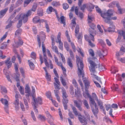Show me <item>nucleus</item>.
Here are the masks:
<instances>
[{
    "label": "nucleus",
    "instance_id": "f257e3e1",
    "mask_svg": "<svg viewBox=\"0 0 125 125\" xmlns=\"http://www.w3.org/2000/svg\"><path fill=\"white\" fill-rule=\"evenodd\" d=\"M76 62L78 67V76L81 77V75L83 78V80L84 83L85 89H87L90 86V81L85 78H83L84 76V71L83 70L84 66L83 63V61L80 60V59L77 56H76Z\"/></svg>",
    "mask_w": 125,
    "mask_h": 125
},
{
    "label": "nucleus",
    "instance_id": "f03ea898",
    "mask_svg": "<svg viewBox=\"0 0 125 125\" xmlns=\"http://www.w3.org/2000/svg\"><path fill=\"white\" fill-rule=\"evenodd\" d=\"M40 36L39 35H37V37L39 46V47H41V42L40 41L41 40L42 43V51L44 57V62L46 66L47 67L49 68V65L47 62V58L45 53L46 49L44 44L43 43L44 42V41L45 39L46 35L43 32H40Z\"/></svg>",
    "mask_w": 125,
    "mask_h": 125
},
{
    "label": "nucleus",
    "instance_id": "7ed1b4c3",
    "mask_svg": "<svg viewBox=\"0 0 125 125\" xmlns=\"http://www.w3.org/2000/svg\"><path fill=\"white\" fill-rule=\"evenodd\" d=\"M91 59L90 58L88 59V62L90 64V70L91 72V74L92 75V76L93 77L95 78L99 82L102 83L100 78L94 74L95 72V69L96 68L97 66L99 67V65H96L95 63L92 61L91 60Z\"/></svg>",
    "mask_w": 125,
    "mask_h": 125
},
{
    "label": "nucleus",
    "instance_id": "20e7f679",
    "mask_svg": "<svg viewBox=\"0 0 125 125\" xmlns=\"http://www.w3.org/2000/svg\"><path fill=\"white\" fill-rule=\"evenodd\" d=\"M25 93L26 94H25L26 97H24L23 99L24 104L26 108V110H28L29 108V106L26 99L28 101L30 102V99L29 97L32 96V95H33V94H32V93L31 92L30 87L28 84L26 85L25 88Z\"/></svg>",
    "mask_w": 125,
    "mask_h": 125
},
{
    "label": "nucleus",
    "instance_id": "39448f33",
    "mask_svg": "<svg viewBox=\"0 0 125 125\" xmlns=\"http://www.w3.org/2000/svg\"><path fill=\"white\" fill-rule=\"evenodd\" d=\"M31 10H29L26 14L21 13L17 15L15 17V19L17 20H18L19 18L22 19L23 22L24 23L27 21L28 20V17L31 15Z\"/></svg>",
    "mask_w": 125,
    "mask_h": 125
},
{
    "label": "nucleus",
    "instance_id": "423d86ee",
    "mask_svg": "<svg viewBox=\"0 0 125 125\" xmlns=\"http://www.w3.org/2000/svg\"><path fill=\"white\" fill-rule=\"evenodd\" d=\"M89 33L90 35L89 36H88L87 35H85L84 37L85 39L89 42V45L92 47H94L95 46V45L93 43H92L90 40H92L94 42V36L93 34V32L92 31L91 32L90 31V29L89 30Z\"/></svg>",
    "mask_w": 125,
    "mask_h": 125
},
{
    "label": "nucleus",
    "instance_id": "0eeeda50",
    "mask_svg": "<svg viewBox=\"0 0 125 125\" xmlns=\"http://www.w3.org/2000/svg\"><path fill=\"white\" fill-rule=\"evenodd\" d=\"M15 43L13 44V47L15 48H17L19 46L22 45L23 42L20 36H17L14 40Z\"/></svg>",
    "mask_w": 125,
    "mask_h": 125
},
{
    "label": "nucleus",
    "instance_id": "6e6552de",
    "mask_svg": "<svg viewBox=\"0 0 125 125\" xmlns=\"http://www.w3.org/2000/svg\"><path fill=\"white\" fill-rule=\"evenodd\" d=\"M18 92L16 93L15 95V99L13 104L14 105V106L16 110H18L19 109V94Z\"/></svg>",
    "mask_w": 125,
    "mask_h": 125
},
{
    "label": "nucleus",
    "instance_id": "1a4fd4ad",
    "mask_svg": "<svg viewBox=\"0 0 125 125\" xmlns=\"http://www.w3.org/2000/svg\"><path fill=\"white\" fill-rule=\"evenodd\" d=\"M62 93V97L63 98V103H68V100L67 98L68 95L66 93V90L63 87L61 88Z\"/></svg>",
    "mask_w": 125,
    "mask_h": 125
},
{
    "label": "nucleus",
    "instance_id": "9d476101",
    "mask_svg": "<svg viewBox=\"0 0 125 125\" xmlns=\"http://www.w3.org/2000/svg\"><path fill=\"white\" fill-rule=\"evenodd\" d=\"M118 35L116 40V43H117L119 42L121 38L122 35L123 37V39L125 41V31H118Z\"/></svg>",
    "mask_w": 125,
    "mask_h": 125
},
{
    "label": "nucleus",
    "instance_id": "9b49d317",
    "mask_svg": "<svg viewBox=\"0 0 125 125\" xmlns=\"http://www.w3.org/2000/svg\"><path fill=\"white\" fill-rule=\"evenodd\" d=\"M61 33L59 32L58 33L57 37L58 41H56V42L57 43H59V48L62 51L63 50V43L61 41Z\"/></svg>",
    "mask_w": 125,
    "mask_h": 125
},
{
    "label": "nucleus",
    "instance_id": "f8f14e48",
    "mask_svg": "<svg viewBox=\"0 0 125 125\" xmlns=\"http://www.w3.org/2000/svg\"><path fill=\"white\" fill-rule=\"evenodd\" d=\"M74 103L75 105L78 108V109L81 111H82V109L81 107L82 104V101L80 100L78 101L74 100Z\"/></svg>",
    "mask_w": 125,
    "mask_h": 125
},
{
    "label": "nucleus",
    "instance_id": "ddd939ff",
    "mask_svg": "<svg viewBox=\"0 0 125 125\" xmlns=\"http://www.w3.org/2000/svg\"><path fill=\"white\" fill-rule=\"evenodd\" d=\"M32 100L33 101L32 105H34V99H35V101H36V102H37L36 104H42V99L41 97H38L37 98H36L35 96L34 95H32Z\"/></svg>",
    "mask_w": 125,
    "mask_h": 125
},
{
    "label": "nucleus",
    "instance_id": "4468645a",
    "mask_svg": "<svg viewBox=\"0 0 125 125\" xmlns=\"http://www.w3.org/2000/svg\"><path fill=\"white\" fill-rule=\"evenodd\" d=\"M101 16L102 17L105 19L104 21L105 22L107 23L109 22V21H110V17L107 12L101 13Z\"/></svg>",
    "mask_w": 125,
    "mask_h": 125
},
{
    "label": "nucleus",
    "instance_id": "2eb2a0df",
    "mask_svg": "<svg viewBox=\"0 0 125 125\" xmlns=\"http://www.w3.org/2000/svg\"><path fill=\"white\" fill-rule=\"evenodd\" d=\"M44 20L43 19H40V17L38 16L35 17L33 19V22L35 23H42L43 22Z\"/></svg>",
    "mask_w": 125,
    "mask_h": 125
},
{
    "label": "nucleus",
    "instance_id": "dca6fc26",
    "mask_svg": "<svg viewBox=\"0 0 125 125\" xmlns=\"http://www.w3.org/2000/svg\"><path fill=\"white\" fill-rule=\"evenodd\" d=\"M78 118L79 121L82 125H86L87 124V120L85 117H79Z\"/></svg>",
    "mask_w": 125,
    "mask_h": 125
},
{
    "label": "nucleus",
    "instance_id": "f3484780",
    "mask_svg": "<svg viewBox=\"0 0 125 125\" xmlns=\"http://www.w3.org/2000/svg\"><path fill=\"white\" fill-rule=\"evenodd\" d=\"M92 108V111L94 115L96 117V118H97V114L98 113V110L97 106L95 104V106L93 107Z\"/></svg>",
    "mask_w": 125,
    "mask_h": 125
},
{
    "label": "nucleus",
    "instance_id": "a211bd4d",
    "mask_svg": "<svg viewBox=\"0 0 125 125\" xmlns=\"http://www.w3.org/2000/svg\"><path fill=\"white\" fill-rule=\"evenodd\" d=\"M109 22L107 23L110 25V26L108 28V31L109 32L114 31L115 28V26L114 25L112 22L110 21Z\"/></svg>",
    "mask_w": 125,
    "mask_h": 125
},
{
    "label": "nucleus",
    "instance_id": "6ab92c4d",
    "mask_svg": "<svg viewBox=\"0 0 125 125\" xmlns=\"http://www.w3.org/2000/svg\"><path fill=\"white\" fill-rule=\"evenodd\" d=\"M78 8L77 7H75V11L76 14L81 19H82L83 17V14L81 12H79V14L78 12Z\"/></svg>",
    "mask_w": 125,
    "mask_h": 125
},
{
    "label": "nucleus",
    "instance_id": "aec40b11",
    "mask_svg": "<svg viewBox=\"0 0 125 125\" xmlns=\"http://www.w3.org/2000/svg\"><path fill=\"white\" fill-rule=\"evenodd\" d=\"M10 60V58H9L5 61V63L6 64V65L7 66L8 69L10 68L11 66L12 63Z\"/></svg>",
    "mask_w": 125,
    "mask_h": 125
},
{
    "label": "nucleus",
    "instance_id": "412c9836",
    "mask_svg": "<svg viewBox=\"0 0 125 125\" xmlns=\"http://www.w3.org/2000/svg\"><path fill=\"white\" fill-rule=\"evenodd\" d=\"M75 93L76 96L79 97L82 96L81 93L80 89L78 87L76 88V89H75Z\"/></svg>",
    "mask_w": 125,
    "mask_h": 125
},
{
    "label": "nucleus",
    "instance_id": "4be33fe9",
    "mask_svg": "<svg viewBox=\"0 0 125 125\" xmlns=\"http://www.w3.org/2000/svg\"><path fill=\"white\" fill-rule=\"evenodd\" d=\"M8 8H6L0 11V18H2L6 13Z\"/></svg>",
    "mask_w": 125,
    "mask_h": 125
},
{
    "label": "nucleus",
    "instance_id": "5701e85b",
    "mask_svg": "<svg viewBox=\"0 0 125 125\" xmlns=\"http://www.w3.org/2000/svg\"><path fill=\"white\" fill-rule=\"evenodd\" d=\"M51 48L57 54H60V53L58 51L57 47L55 45V43H52Z\"/></svg>",
    "mask_w": 125,
    "mask_h": 125
},
{
    "label": "nucleus",
    "instance_id": "b1692460",
    "mask_svg": "<svg viewBox=\"0 0 125 125\" xmlns=\"http://www.w3.org/2000/svg\"><path fill=\"white\" fill-rule=\"evenodd\" d=\"M89 98L90 101V104L91 107L92 108L93 107L95 106V104H96L94 99L91 96Z\"/></svg>",
    "mask_w": 125,
    "mask_h": 125
},
{
    "label": "nucleus",
    "instance_id": "393cba45",
    "mask_svg": "<svg viewBox=\"0 0 125 125\" xmlns=\"http://www.w3.org/2000/svg\"><path fill=\"white\" fill-rule=\"evenodd\" d=\"M72 108L73 110V112L74 113L75 115L82 116V115L81 114L79 113L78 112L76 109L75 107L73 106L72 107Z\"/></svg>",
    "mask_w": 125,
    "mask_h": 125
},
{
    "label": "nucleus",
    "instance_id": "a878e982",
    "mask_svg": "<svg viewBox=\"0 0 125 125\" xmlns=\"http://www.w3.org/2000/svg\"><path fill=\"white\" fill-rule=\"evenodd\" d=\"M34 105H32L33 107V109L34 110V111L35 112L36 114H38V110L36 109L38 107V105L36 104V101H35V99H34Z\"/></svg>",
    "mask_w": 125,
    "mask_h": 125
},
{
    "label": "nucleus",
    "instance_id": "bb28decb",
    "mask_svg": "<svg viewBox=\"0 0 125 125\" xmlns=\"http://www.w3.org/2000/svg\"><path fill=\"white\" fill-rule=\"evenodd\" d=\"M48 10L50 12H52V11H54L55 12V14H56L57 18L58 19V20L59 21V17L57 14V13L56 10L55 9L51 7H49L48 8V9L47 10Z\"/></svg>",
    "mask_w": 125,
    "mask_h": 125
},
{
    "label": "nucleus",
    "instance_id": "cd10ccee",
    "mask_svg": "<svg viewBox=\"0 0 125 125\" xmlns=\"http://www.w3.org/2000/svg\"><path fill=\"white\" fill-rule=\"evenodd\" d=\"M22 32V30L20 28L16 30L15 33L16 38L17 37V36H20L21 35Z\"/></svg>",
    "mask_w": 125,
    "mask_h": 125
},
{
    "label": "nucleus",
    "instance_id": "c85d7f7f",
    "mask_svg": "<svg viewBox=\"0 0 125 125\" xmlns=\"http://www.w3.org/2000/svg\"><path fill=\"white\" fill-rule=\"evenodd\" d=\"M104 51L103 50L99 51L97 52V53L100 58H102L104 57L106 55H105L104 54Z\"/></svg>",
    "mask_w": 125,
    "mask_h": 125
},
{
    "label": "nucleus",
    "instance_id": "c756f323",
    "mask_svg": "<svg viewBox=\"0 0 125 125\" xmlns=\"http://www.w3.org/2000/svg\"><path fill=\"white\" fill-rule=\"evenodd\" d=\"M67 63L68 65H69L71 69L73 67V64L72 62L71 59L70 58H68L67 59Z\"/></svg>",
    "mask_w": 125,
    "mask_h": 125
},
{
    "label": "nucleus",
    "instance_id": "7c9ffc66",
    "mask_svg": "<svg viewBox=\"0 0 125 125\" xmlns=\"http://www.w3.org/2000/svg\"><path fill=\"white\" fill-rule=\"evenodd\" d=\"M0 92L2 94H4L7 93V90L6 88L0 85Z\"/></svg>",
    "mask_w": 125,
    "mask_h": 125
},
{
    "label": "nucleus",
    "instance_id": "2f4dec72",
    "mask_svg": "<svg viewBox=\"0 0 125 125\" xmlns=\"http://www.w3.org/2000/svg\"><path fill=\"white\" fill-rule=\"evenodd\" d=\"M59 18V20L58 21L61 23L63 24L64 26L65 25V17L63 16H61Z\"/></svg>",
    "mask_w": 125,
    "mask_h": 125
},
{
    "label": "nucleus",
    "instance_id": "473e14b6",
    "mask_svg": "<svg viewBox=\"0 0 125 125\" xmlns=\"http://www.w3.org/2000/svg\"><path fill=\"white\" fill-rule=\"evenodd\" d=\"M85 91L83 93V96L85 98L88 97L89 98L91 96L88 93V91L87 89H85Z\"/></svg>",
    "mask_w": 125,
    "mask_h": 125
},
{
    "label": "nucleus",
    "instance_id": "72a5a7b5",
    "mask_svg": "<svg viewBox=\"0 0 125 125\" xmlns=\"http://www.w3.org/2000/svg\"><path fill=\"white\" fill-rule=\"evenodd\" d=\"M87 7L88 10L91 11L92 9H93L94 8V5L90 3L87 5Z\"/></svg>",
    "mask_w": 125,
    "mask_h": 125
},
{
    "label": "nucleus",
    "instance_id": "f704fd0d",
    "mask_svg": "<svg viewBox=\"0 0 125 125\" xmlns=\"http://www.w3.org/2000/svg\"><path fill=\"white\" fill-rule=\"evenodd\" d=\"M15 13L14 12V13L9 17L8 19L7 22H10V23H13V21H12V20L13 19V18L15 16Z\"/></svg>",
    "mask_w": 125,
    "mask_h": 125
},
{
    "label": "nucleus",
    "instance_id": "c9c22d12",
    "mask_svg": "<svg viewBox=\"0 0 125 125\" xmlns=\"http://www.w3.org/2000/svg\"><path fill=\"white\" fill-rule=\"evenodd\" d=\"M37 14L40 16H42L43 15V10L41 8L39 9L37 11Z\"/></svg>",
    "mask_w": 125,
    "mask_h": 125
},
{
    "label": "nucleus",
    "instance_id": "e433bc0d",
    "mask_svg": "<svg viewBox=\"0 0 125 125\" xmlns=\"http://www.w3.org/2000/svg\"><path fill=\"white\" fill-rule=\"evenodd\" d=\"M8 45L7 42H4L1 44L0 48L1 49H5L7 48Z\"/></svg>",
    "mask_w": 125,
    "mask_h": 125
},
{
    "label": "nucleus",
    "instance_id": "4c0bfd02",
    "mask_svg": "<svg viewBox=\"0 0 125 125\" xmlns=\"http://www.w3.org/2000/svg\"><path fill=\"white\" fill-rule=\"evenodd\" d=\"M28 61L31 69V70H33L35 68V66L34 64L32 62L30 61V60H28Z\"/></svg>",
    "mask_w": 125,
    "mask_h": 125
},
{
    "label": "nucleus",
    "instance_id": "58836bf2",
    "mask_svg": "<svg viewBox=\"0 0 125 125\" xmlns=\"http://www.w3.org/2000/svg\"><path fill=\"white\" fill-rule=\"evenodd\" d=\"M116 6L118 9V10L119 13L120 14H122L123 13L122 12V9H121L119 3H117L116 4Z\"/></svg>",
    "mask_w": 125,
    "mask_h": 125
},
{
    "label": "nucleus",
    "instance_id": "ea45409f",
    "mask_svg": "<svg viewBox=\"0 0 125 125\" xmlns=\"http://www.w3.org/2000/svg\"><path fill=\"white\" fill-rule=\"evenodd\" d=\"M34 0H25L24 2V7H26L30 3L31 1H33Z\"/></svg>",
    "mask_w": 125,
    "mask_h": 125
},
{
    "label": "nucleus",
    "instance_id": "a19ab883",
    "mask_svg": "<svg viewBox=\"0 0 125 125\" xmlns=\"http://www.w3.org/2000/svg\"><path fill=\"white\" fill-rule=\"evenodd\" d=\"M83 104L87 109H88L89 108V107L88 103L87 101L85 100H83Z\"/></svg>",
    "mask_w": 125,
    "mask_h": 125
},
{
    "label": "nucleus",
    "instance_id": "79ce46f5",
    "mask_svg": "<svg viewBox=\"0 0 125 125\" xmlns=\"http://www.w3.org/2000/svg\"><path fill=\"white\" fill-rule=\"evenodd\" d=\"M0 101L4 105L8 104V101L5 99L2 98Z\"/></svg>",
    "mask_w": 125,
    "mask_h": 125
},
{
    "label": "nucleus",
    "instance_id": "37998d69",
    "mask_svg": "<svg viewBox=\"0 0 125 125\" xmlns=\"http://www.w3.org/2000/svg\"><path fill=\"white\" fill-rule=\"evenodd\" d=\"M114 12V10L111 9L108 10L107 12L110 17H111L113 15V13Z\"/></svg>",
    "mask_w": 125,
    "mask_h": 125
},
{
    "label": "nucleus",
    "instance_id": "c03bdc74",
    "mask_svg": "<svg viewBox=\"0 0 125 125\" xmlns=\"http://www.w3.org/2000/svg\"><path fill=\"white\" fill-rule=\"evenodd\" d=\"M124 53V52H122L120 50L119 52H117L116 54V56L117 59H118V57H119L120 56L123 54Z\"/></svg>",
    "mask_w": 125,
    "mask_h": 125
},
{
    "label": "nucleus",
    "instance_id": "a18cd8bd",
    "mask_svg": "<svg viewBox=\"0 0 125 125\" xmlns=\"http://www.w3.org/2000/svg\"><path fill=\"white\" fill-rule=\"evenodd\" d=\"M37 7V4L36 3H34L32 6L31 8V10L33 11H35L36 10Z\"/></svg>",
    "mask_w": 125,
    "mask_h": 125
},
{
    "label": "nucleus",
    "instance_id": "49530a36",
    "mask_svg": "<svg viewBox=\"0 0 125 125\" xmlns=\"http://www.w3.org/2000/svg\"><path fill=\"white\" fill-rule=\"evenodd\" d=\"M18 65L17 64L15 63L14 64V68L16 73L18 75H20L19 73L18 72Z\"/></svg>",
    "mask_w": 125,
    "mask_h": 125
},
{
    "label": "nucleus",
    "instance_id": "de8ad7c7",
    "mask_svg": "<svg viewBox=\"0 0 125 125\" xmlns=\"http://www.w3.org/2000/svg\"><path fill=\"white\" fill-rule=\"evenodd\" d=\"M20 19L17 25V27L18 28H20L22 24V21L23 20L22 19H21L20 18H19L18 19Z\"/></svg>",
    "mask_w": 125,
    "mask_h": 125
},
{
    "label": "nucleus",
    "instance_id": "09e8293b",
    "mask_svg": "<svg viewBox=\"0 0 125 125\" xmlns=\"http://www.w3.org/2000/svg\"><path fill=\"white\" fill-rule=\"evenodd\" d=\"M46 95L47 98L51 100V99L52 98L51 96V92L50 91L47 92L46 94Z\"/></svg>",
    "mask_w": 125,
    "mask_h": 125
},
{
    "label": "nucleus",
    "instance_id": "8fccbe9b",
    "mask_svg": "<svg viewBox=\"0 0 125 125\" xmlns=\"http://www.w3.org/2000/svg\"><path fill=\"white\" fill-rule=\"evenodd\" d=\"M19 91L21 94L22 95H24V90L23 87L21 86H20V88H18Z\"/></svg>",
    "mask_w": 125,
    "mask_h": 125
},
{
    "label": "nucleus",
    "instance_id": "3c124183",
    "mask_svg": "<svg viewBox=\"0 0 125 125\" xmlns=\"http://www.w3.org/2000/svg\"><path fill=\"white\" fill-rule=\"evenodd\" d=\"M79 26L77 25L75 29V35L77 36V34L78 33L79 30Z\"/></svg>",
    "mask_w": 125,
    "mask_h": 125
},
{
    "label": "nucleus",
    "instance_id": "603ef678",
    "mask_svg": "<svg viewBox=\"0 0 125 125\" xmlns=\"http://www.w3.org/2000/svg\"><path fill=\"white\" fill-rule=\"evenodd\" d=\"M43 22H45V27L47 31V32H49L50 31V30L48 24L47 23V21L46 20H44Z\"/></svg>",
    "mask_w": 125,
    "mask_h": 125
},
{
    "label": "nucleus",
    "instance_id": "864d4df0",
    "mask_svg": "<svg viewBox=\"0 0 125 125\" xmlns=\"http://www.w3.org/2000/svg\"><path fill=\"white\" fill-rule=\"evenodd\" d=\"M94 20V18L91 17L88 15V22L90 24L91 23V22Z\"/></svg>",
    "mask_w": 125,
    "mask_h": 125
},
{
    "label": "nucleus",
    "instance_id": "5fc2aeb1",
    "mask_svg": "<svg viewBox=\"0 0 125 125\" xmlns=\"http://www.w3.org/2000/svg\"><path fill=\"white\" fill-rule=\"evenodd\" d=\"M45 77L46 79L48 81H50L51 80V76L49 74L48 72L45 73Z\"/></svg>",
    "mask_w": 125,
    "mask_h": 125
},
{
    "label": "nucleus",
    "instance_id": "6e6d98bb",
    "mask_svg": "<svg viewBox=\"0 0 125 125\" xmlns=\"http://www.w3.org/2000/svg\"><path fill=\"white\" fill-rule=\"evenodd\" d=\"M70 94L72 95H74L73 88L72 86H71L70 87Z\"/></svg>",
    "mask_w": 125,
    "mask_h": 125
},
{
    "label": "nucleus",
    "instance_id": "4d7b16f0",
    "mask_svg": "<svg viewBox=\"0 0 125 125\" xmlns=\"http://www.w3.org/2000/svg\"><path fill=\"white\" fill-rule=\"evenodd\" d=\"M60 80L62 83L63 86H65L66 85V82L62 77L61 76L60 77Z\"/></svg>",
    "mask_w": 125,
    "mask_h": 125
},
{
    "label": "nucleus",
    "instance_id": "13d9d810",
    "mask_svg": "<svg viewBox=\"0 0 125 125\" xmlns=\"http://www.w3.org/2000/svg\"><path fill=\"white\" fill-rule=\"evenodd\" d=\"M64 46L67 51L69 50V48L68 43L66 42H64Z\"/></svg>",
    "mask_w": 125,
    "mask_h": 125
},
{
    "label": "nucleus",
    "instance_id": "bf43d9fd",
    "mask_svg": "<svg viewBox=\"0 0 125 125\" xmlns=\"http://www.w3.org/2000/svg\"><path fill=\"white\" fill-rule=\"evenodd\" d=\"M76 20V18H73V19L72 21V29L75 26L73 25H76V23L75 22V20Z\"/></svg>",
    "mask_w": 125,
    "mask_h": 125
},
{
    "label": "nucleus",
    "instance_id": "052dcab7",
    "mask_svg": "<svg viewBox=\"0 0 125 125\" xmlns=\"http://www.w3.org/2000/svg\"><path fill=\"white\" fill-rule=\"evenodd\" d=\"M72 83L74 85V86L76 88L78 87V84L76 80L75 79H73L72 81Z\"/></svg>",
    "mask_w": 125,
    "mask_h": 125
},
{
    "label": "nucleus",
    "instance_id": "680f3d73",
    "mask_svg": "<svg viewBox=\"0 0 125 125\" xmlns=\"http://www.w3.org/2000/svg\"><path fill=\"white\" fill-rule=\"evenodd\" d=\"M4 105V109L6 112L8 113L9 110V104Z\"/></svg>",
    "mask_w": 125,
    "mask_h": 125
},
{
    "label": "nucleus",
    "instance_id": "e2e57ef3",
    "mask_svg": "<svg viewBox=\"0 0 125 125\" xmlns=\"http://www.w3.org/2000/svg\"><path fill=\"white\" fill-rule=\"evenodd\" d=\"M31 117L33 119L34 121H36V119L35 117V116L34 112L33 111H31Z\"/></svg>",
    "mask_w": 125,
    "mask_h": 125
},
{
    "label": "nucleus",
    "instance_id": "0e129e2a",
    "mask_svg": "<svg viewBox=\"0 0 125 125\" xmlns=\"http://www.w3.org/2000/svg\"><path fill=\"white\" fill-rule=\"evenodd\" d=\"M89 52L91 56H92L93 57L94 56V53L92 49H90L89 50Z\"/></svg>",
    "mask_w": 125,
    "mask_h": 125
},
{
    "label": "nucleus",
    "instance_id": "69168bd1",
    "mask_svg": "<svg viewBox=\"0 0 125 125\" xmlns=\"http://www.w3.org/2000/svg\"><path fill=\"white\" fill-rule=\"evenodd\" d=\"M7 33L6 32L5 34L0 39V42H2L6 37L7 35Z\"/></svg>",
    "mask_w": 125,
    "mask_h": 125
},
{
    "label": "nucleus",
    "instance_id": "338daca9",
    "mask_svg": "<svg viewBox=\"0 0 125 125\" xmlns=\"http://www.w3.org/2000/svg\"><path fill=\"white\" fill-rule=\"evenodd\" d=\"M14 8V5L13 4H11L9 10V12H12Z\"/></svg>",
    "mask_w": 125,
    "mask_h": 125
},
{
    "label": "nucleus",
    "instance_id": "774afa93",
    "mask_svg": "<svg viewBox=\"0 0 125 125\" xmlns=\"http://www.w3.org/2000/svg\"><path fill=\"white\" fill-rule=\"evenodd\" d=\"M117 59L122 62L125 63V58H120L119 57Z\"/></svg>",
    "mask_w": 125,
    "mask_h": 125
}]
</instances>
